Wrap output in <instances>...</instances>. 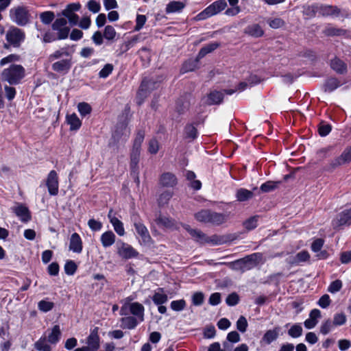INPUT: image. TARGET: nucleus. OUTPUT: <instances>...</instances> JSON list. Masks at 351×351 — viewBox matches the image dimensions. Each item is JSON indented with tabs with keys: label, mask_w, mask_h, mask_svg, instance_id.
<instances>
[{
	"label": "nucleus",
	"mask_w": 351,
	"mask_h": 351,
	"mask_svg": "<svg viewBox=\"0 0 351 351\" xmlns=\"http://www.w3.org/2000/svg\"><path fill=\"white\" fill-rule=\"evenodd\" d=\"M247 322L245 317L241 316L237 322V328L241 332H245L247 328Z\"/></svg>",
	"instance_id": "nucleus-63"
},
{
	"label": "nucleus",
	"mask_w": 351,
	"mask_h": 351,
	"mask_svg": "<svg viewBox=\"0 0 351 351\" xmlns=\"http://www.w3.org/2000/svg\"><path fill=\"white\" fill-rule=\"evenodd\" d=\"M186 303L184 299L173 300L170 304L171 308L174 311H181L186 307Z\"/></svg>",
	"instance_id": "nucleus-51"
},
{
	"label": "nucleus",
	"mask_w": 351,
	"mask_h": 351,
	"mask_svg": "<svg viewBox=\"0 0 351 351\" xmlns=\"http://www.w3.org/2000/svg\"><path fill=\"white\" fill-rule=\"evenodd\" d=\"M303 332L302 327L300 324H294L288 330V335L292 338H298L302 336Z\"/></svg>",
	"instance_id": "nucleus-43"
},
{
	"label": "nucleus",
	"mask_w": 351,
	"mask_h": 351,
	"mask_svg": "<svg viewBox=\"0 0 351 351\" xmlns=\"http://www.w3.org/2000/svg\"><path fill=\"white\" fill-rule=\"evenodd\" d=\"M113 71V66L111 64H106L103 69L99 72L100 78L108 77Z\"/></svg>",
	"instance_id": "nucleus-61"
},
{
	"label": "nucleus",
	"mask_w": 351,
	"mask_h": 351,
	"mask_svg": "<svg viewBox=\"0 0 351 351\" xmlns=\"http://www.w3.org/2000/svg\"><path fill=\"white\" fill-rule=\"evenodd\" d=\"M117 32L112 25H106L104 32V37L108 40H112L115 38Z\"/></svg>",
	"instance_id": "nucleus-55"
},
{
	"label": "nucleus",
	"mask_w": 351,
	"mask_h": 351,
	"mask_svg": "<svg viewBox=\"0 0 351 351\" xmlns=\"http://www.w3.org/2000/svg\"><path fill=\"white\" fill-rule=\"evenodd\" d=\"M186 4L180 1H170L166 6L165 12L167 14L180 13L185 8Z\"/></svg>",
	"instance_id": "nucleus-28"
},
{
	"label": "nucleus",
	"mask_w": 351,
	"mask_h": 351,
	"mask_svg": "<svg viewBox=\"0 0 351 351\" xmlns=\"http://www.w3.org/2000/svg\"><path fill=\"white\" fill-rule=\"evenodd\" d=\"M49 60L54 62L51 69L55 72L66 74L72 66V53L69 51L67 47H62L55 51L49 55Z\"/></svg>",
	"instance_id": "nucleus-1"
},
{
	"label": "nucleus",
	"mask_w": 351,
	"mask_h": 351,
	"mask_svg": "<svg viewBox=\"0 0 351 351\" xmlns=\"http://www.w3.org/2000/svg\"><path fill=\"white\" fill-rule=\"evenodd\" d=\"M145 138V131L143 130H140L137 132L136 137L134 140L132 148L135 149H141V145L144 141Z\"/></svg>",
	"instance_id": "nucleus-48"
},
{
	"label": "nucleus",
	"mask_w": 351,
	"mask_h": 351,
	"mask_svg": "<svg viewBox=\"0 0 351 351\" xmlns=\"http://www.w3.org/2000/svg\"><path fill=\"white\" fill-rule=\"evenodd\" d=\"M115 234L112 231H106L101 236V242L104 247H109L115 242Z\"/></svg>",
	"instance_id": "nucleus-32"
},
{
	"label": "nucleus",
	"mask_w": 351,
	"mask_h": 351,
	"mask_svg": "<svg viewBox=\"0 0 351 351\" xmlns=\"http://www.w3.org/2000/svg\"><path fill=\"white\" fill-rule=\"evenodd\" d=\"M98 327H95L90 330V335L87 337L86 348L87 351H97L100 347V338L98 335Z\"/></svg>",
	"instance_id": "nucleus-12"
},
{
	"label": "nucleus",
	"mask_w": 351,
	"mask_h": 351,
	"mask_svg": "<svg viewBox=\"0 0 351 351\" xmlns=\"http://www.w3.org/2000/svg\"><path fill=\"white\" fill-rule=\"evenodd\" d=\"M245 33L252 37L259 38L263 35L264 31L258 24H252L245 28Z\"/></svg>",
	"instance_id": "nucleus-34"
},
{
	"label": "nucleus",
	"mask_w": 351,
	"mask_h": 351,
	"mask_svg": "<svg viewBox=\"0 0 351 351\" xmlns=\"http://www.w3.org/2000/svg\"><path fill=\"white\" fill-rule=\"evenodd\" d=\"M144 311L145 308L143 305L139 302L130 303L124 302L121 308L120 313L121 315H126L130 313L134 315L133 317H135L140 322H142L144 320Z\"/></svg>",
	"instance_id": "nucleus-6"
},
{
	"label": "nucleus",
	"mask_w": 351,
	"mask_h": 351,
	"mask_svg": "<svg viewBox=\"0 0 351 351\" xmlns=\"http://www.w3.org/2000/svg\"><path fill=\"white\" fill-rule=\"evenodd\" d=\"M195 219L201 223L220 226L228 220V215L215 212L210 209H202L194 215Z\"/></svg>",
	"instance_id": "nucleus-3"
},
{
	"label": "nucleus",
	"mask_w": 351,
	"mask_h": 351,
	"mask_svg": "<svg viewBox=\"0 0 351 351\" xmlns=\"http://www.w3.org/2000/svg\"><path fill=\"white\" fill-rule=\"evenodd\" d=\"M140 154L141 149L132 148L130 152V169L135 173H136V169H138Z\"/></svg>",
	"instance_id": "nucleus-31"
},
{
	"label": "nucleus",
	"mask_w": 351,
	"mask_h": 351,
	"mask_svg": "<svg viewBox=\"0 0 351 351\" xmlns=\"http://www.w3.org/2000/svg\"><path fill=\"white\" fill-rule=\"evenodd\" d=\"M111 224L117 234L119 236H123L125 234L123 223L118 218H112L111 219Z\"/></svg>",
	"instance_id": "nucleus-44"
},
{
	"label": "nucleus",
	"mask_w": 351,
	"mask_h": 351,
	"mask_svg": "<svg viewBox=\"0 0 351 351\" xmlns=\"http://www.w3.org/2000/svg\"><path fill=\"white\" fill-rule=\"evenodd\" d=\"M46 185L51 195H56L58 193V176L56 171L51 170L49 173L46 180Z\"/></svg>",
	"instance_id": "nucleus-13"
},
{
	"label": "nucleus",
	"mask_w": 351,
	"mask_h": 351,
	"mask_svg": "<svg viewBox=\"0 0 351 351\" xmlns=\"http://www.w3.org/2000/svg\"><path fill=\"white\" fill-rule=\"evenodd\" d=\"M330 66L337 74L344 75L348 72L347 64L338 57H335L330 60Z\"/></svg>",
	"instance_id": "nucleus-20"
},
{
	"label": "nucleus",
	"mask_w": 351,
	"mask_h": 351,
	"mask_svg": "<svg viewBox=\"0 0 351 351\" xmlns=\"http://www.w3.org/2000/svg\"><path fill=\"white\" fill-rule=\"evenodd\" d=\"M303 13L309 18H312L318 14V3L306 5L304 8Z\"/></svg>",
	"instance_id": "nucleus-45"
},
{
	"label": "nucleus",
	"mask_w": 351,
	"mask_h": 351,
	"mask_svg": "<svg viewBox=\"0 0 351 351\" xmlns=\"http://www.w3.org/2000/svg\"><path fill=\"white\" fill-rule=\"evenodd\" d=\"M156 82H157L147 78L143 80L136 95V103L138 105H141L150 90L156 87Z\"/></svg>",
	"instance_id": "nucleus-9"
},
{
	"label": "nucleus",
	"mask_w": 351,
	"mask_h": 351,
	"mask_svg": "<svg viewBox=\"0 0 351 351\" xmlns=\"http://www.w3.org/2000/svg\"><path fill=\"white\" fill-rule=\"evenodd\" d=\"M159 182L164 187H173L177 184L178 180L173 173L166 172L160 176Z\"/></svg>",
	"instance_id": "nucleus-22"
},
{
	"label": "nucleus",
	"mask_w": 351,
	"mask_h": 351,
	"mask_svg": "<svg viewBox=\"0 0 351 351\" xmlns=\"http://www.w3.org/2000/svg\"><path fill=\"white\" fill-rule=\"evenodd\" d=\"M340 10L337 6L318 3V15L322 16H338Z\"/></svg>",
	"instance_id": "nucleus-19"
},
{
	"label": "nucleus",
	"mask_w": 351,
	"mask_h": 351,
	"mask_svg": "<svg viewBox=\"0 0 351 351\" xmlns=\"http://www.w3.org/2000/svg\"><path fill=\"white\" fill-rule=\"evenodd\" d=\"M199 59L197 57L195 59H189L186 60L182 65L181 71L182 73H186L192 71L197 68V63Z\"/></svg>",
	"instance_id": "nucleus-42"
},
{
	"label": "nucleus",
	"mask_w": 351,
	"mask_h": 351,
	"mask_svg": "<svg viewBox=\"0 0 351 351\" xmlns=\"http://www.w3.org/2000/svg\"><path fill=\"white\" fill-rule=\"evenodd\" d=\"M267 23L270 27L278 29L284 25L285 22L280 18H274L267 20Z\"/></svg>",
	"instance_id": "nucleus-62"
},
{
	"label": "nucleus",
	"mask_w": 351,
	"mask_h": 351,
	"mask_svg": "<svg viewBox=\"0 0 351 351\" xmlns=\"http://www.w3.org/2000/svg\"><path fill=\"white\" fill-rule=\"evenodd\" d=\"M280 331L281 328L280 326H276L273 329L267 330L262 338V341L267 345L271 344L278 338Z\"/></svg>",
	"instance_id": "nucleus-24"
},
{
	"label": "nucleus",
	"mask_w": 351,
	"mask_h": 351,
	"mask_svg": "<svg viewBox=\"0 0 351 351\" xmlns=\"http://www.w3.org/2000/svg\"><path fill=\"white\" fill-rule=\"evenodd\" d=\"M54 19L55 14L52 11H45L40 14V19L45 25H49Z\"/></svg>",
	"instance_id": "nucleus-46"
},
{
	"label": "nucleus",
	"mask_w": 351,
	"mask_h": 351,
	"mask_svg": "<svg viewBox=\"0 0 351 351\" xmlns=\"http://www.w3.org/2000/svg\"><path fill=\"white\" fill-rule=\"evenodd\" d=\"M341 85L342 83L337 77H329L325 81L323 88L324 92L332 93Z\"/></svg>",
	"instance_id": "nucleus-27"
},
{
	"label": "nucleus",
	"mask_w": 351,
	"mask_h": 351,
	"mask_svg": "<svg viewBox=\"0 0 351 351\" xmlns=\"http://www.w3.org/2000/svg\"><path fill=\"white\" fill-rule=\"evenodd\" d=\"M135 230L141 238L139 242L141 245H149L151 244L152 237L147 227L143 223L136 225Z\"/></svg>",
	"instance_id": "nucleus-18"
},
{
	"label": "nucleus",
	"mask_w": 351,
	"mask_h": 351,
	"mask_svg": "<svg viewBox=\"0 0 351 351\" xmlns=\"http://www.w3.org/2000/svg\"><path fill=\"white\" fill-rule=\"evenodd\" d=\"M184 228L189 233L191 237L197 243L201 244L208 243L212 242V239H210L206 234L198 229L191 228L189 225H184Z\"/></svg>",
	"instance_id": "nucleus-15"
},
{
	"label": "nucleus",
	"mask_w": 351,
	"mask_h": 351,
	"mask_svg": "<svg viewBox=\"0 0 351 351\" xmlns=\"http://www.w3.org/2000/svg\"><path fill=\"white\" fill-rule=\"evenodd\" d=\"M276 186V182L273 181H267L261 185L260 189L263 193H269L274 191Z\"/></svg>",
	"instance_id": "nucleus-58"
},
{
	"label": "nucleus",
	"mask_w": 351,
	"mask_h": 351,
	"mask_svg": "<svg viewBox=\"0 0 351 351\" xmlns=\"http://www.w3.org/2000/svg\"><path fill=\"white\" fill-rule=\"evenodd\" d=\"M173 193L170 191H165L162 193L158 199V203L160 206H163L168 204L170 199L172 197Z\"/></svg>",
	"instance_id": "nucleus-53"
},
{
	"label": "nucleus",
	"mask_w": 351,
	"mask_h": 351,
	"mask_svg": "<svg viewBox=\"0 0 351 351\" xmlns=\"http://www.w3.org/2000/svg\"><path fill=\"white\" fill-rule=\"evenodd\" d=\"M69 250L80 254L82 252V241L78 233L74 232L71 234L69 242Z\"/></svg>",
	"instance_id": "nucleus-21"
},
{
	"label": "nucleus",
	"mask_w": 351,
	"mask_h": 351,
	"mask_svg": "<svg viewBox=\"0 0 351 351\" xmlns=\"http://www.w3.org/2000/svg\"><path fill=\"white\" fill-rule=\"evenodd\" d=\"M227 6L226 0H217L207 7L211 16H214L223 10Z\"/></svg>",
	"instance_id": "nucleus-26"
},
{
	"label": "nucleus",
	"mask_w": 351,
	"mask_h": 351,
	"mask_svg": "<svg viewBox=\"0 0 351 351\" xmlns=\"http://www.w3.org/2000/svg\"><path fill=\"white\" fill-rule=\"evenodd\" d=\"M118 254L124 259L136 258L138 252L130 245L121 242V246L118 247Z\"/></svg>",
	"instance_id": "nucleus-16"
},
{
	"label": "nucleus",
	"mask_w": 351,
	"mask_h": 351,
	"mask_svg": "<svg viewBox=\"0 0 351 351\" xmlns=\"http://www.w3.org/2000/svg\"><path fill=\"white\" fill-rule=\"evenodd\" d=\"M25 76V69L20 64H12L8 68L4 69L1 74L2 82L11 86L19 84Z\"/></svg>",
	"instance_id": "nucleus-4"
},
{
	"label": "nucleus",
	"mask_w": 351,
	"mask_h": 351,
	"mask_svg": "<svg viewBox=\"0 0 351 351\" xmlns=\"http://www.w3.org/2000/svg\"><path fill=\"white\" fill-rule=\"evenodd\" d=\"M185 138L194 140L197 137L198 132L193 123H188L184 128Z\"/></svg>",
	"instance_id": "nucleus-40"
},
{
	"label": "nucleus",
	"mask_w": 351,
	"mask_h": 351,
	"mask_svg": "<svg viewBox=\"0 0 351 351\" xmlns=\"http://www.w3.org/2000/svg\"><path fill=\"white\" fill-rule=\"evenodd\" d=\"M54 306V304L52 302L47 301L45 300H40L38 304V309L44 313L50 311Z\"/></svg>",
	"instance_id": "nucleus-52"
},
{
	"label": "nucleus",
	"mask_w": 351,
	"mask_h": 351,
	"mask_svg": "<svg viewBox=\"0 0 351 351\" xmlns=\"http://www.w3.org/2000/svg\"><path fill=\"white\" fill-rule=\"evenodd\" d=\"M261 255L258 253H254L245 257L243 259L238 260L237 261L235 262V264H239L243 263L245 264H249L251 265V267H253L258 264Z\"/></svg>",
	"instance_id": "nucleus-38"
},
{
	"label": "nucleus",
	"mask_w": 351,
	"mask_h": 351,
	"mask_svg": "<svg viewBox=\"0 0 351 351\" xmlns=\"http://www.w3.org/2000/svg\"><path fill=\"white\" fill-rule=\"evenodd\" d=\"M321 317V311L317 308L313 309L309 313V317L304 322L307 329L313 328L318 323L317 319Z\"/></svg>",
	"instance_id": "nucleus-23"
},
{
	"label": "nucleus",
	"mask_w": 351,
	"mask_h": 351,
	"mask_svg": "<svg viewBox=\"0 0 351 351\" xmlns=\"http://www.w3.org/2000/svg\"><path fill=\"white\" fill-rule=\"evenodd\" d=\"M20 60V56L17 54H10L8 56L2 58L0 61V65L4 66L6 64L18 62Z\"/></svg>",
	"instance_id": "nucleus-60"
},
{
	"label": "nucleus",
	"mask_w": 351,
	"mask_h": 351,
	"mask_svg": "<svg viewBox=\"0 0 351 351\" xmlns=\"http://www.w3.org/2000/svg\"><path fill=\"white\" fill-rule=\"evenodd\" d=\"M337 226L349 225L351 223V208L339 213L336 219Z\"/></svg>",
	"instance_id": "nucleus-30"
},
{
	"label": "nucleus",
	"mask_w": 351,
	"mask_h": 351,
	"mask_svg": "<svg viewBox=\"0 0 351 351\" xmlns=\"http://www.w3.org/2000/svg\"><path fill=\"white\" fill-rule=\"evenodd\" d=\"M310 258L309 253L306 250H302L294 256H291L286 259V262L291 266L300 265L308 261Z\"/></svg>",
	"instance_id": "nucleus-17"
},
{
	"label": "nucleus",
	"mask_w": 351,
	"mask_h": 351,
	"mask_svg": "<svg viewBox=\"0 0 351 351\" xmlns=\"http://www.w3.org/2000/svg\"><path fill=\"white\" fill-rule=\"evenodd\" d=\"M253 197V193L251 191L241 188L237 191L236 197L239 202H245Z\"/></svg>",
	"instance_id": "nucleus-41"
},
{
	"label": "nucleus",
	"mask_w": 351,
	"mask_h": 351,
	"mask_svg": "<svg viewBox=\"0 0 351 351\" xmlns=\"http://www.w3.org/2000/svg\"><path fill=\"white\" fill-rule=\"evenodd\" d=\"M224 90L222 91L213 90L208 95L206 103L208 105H217L222 102L223 99Z\"/></svg>",
	"instance_id": "nucleus-25"
},
{
	"label": "nucleus",
	"mask_w": 351,
	"mask_h": 351,
	"mask_svg": "<svg viewBox=\"0 0 351 351\" xmlns=\"http://www.w3.org/2000/svg\"><path fill=\"white\" fill-rule=\"evenodd\" d=\"M258 216H253L247 219L243 223V226L247 230H252L256 228L258 226Z\"/></svg>",
	"instance_id": "nucleus-50"
},
{
	"label": "nucleus",
	"mask_w": 351,
	"mask_h": 351,
	"mask_svg": "<svg viewBox=\"0 0 351 351\" xmlns=\"http://www.w3.org/2000/svg\"><path fill=\"white\" fill-rule=\"evenodd\" d=\"M77 268V265L73 261H67L64 265V271L69 276H73Z\"/></svg>",
	"instance_id": "nucleus-56"
},
{
	"label": "nucleus",
	"mask_w": 351,
	"mask_h": 351,
	"mask_svg": "<svg viewBox=\"0 0 351 351\" xmlns=\"http://www.w3.org/2000/svg\"><path fill=\"white\" fill-rule=\"evenodd\" d=\"M152 300L156 305H160L168 301V297L167 294L164 293V289L159 288L153 295Z\"/></svg>",
	"instance_id": "nucleus-35"
},
{
	"label": "nucleus",
	"mask_w": 351,
	"mask_h": 351,
	"mask_svg": "<svg viewBox=\"0 0 351 351\" xmlns=\"http://www.w3.org/2000/svg\"><path fill=\"white\" fill-rule=\"evenodd\" d=\"M121 327L123 328L132 330L138 324V319L133 316H127L123 317L121 320Z\"/></svg>",
	"instance_id": "nucleus-37"
},
{
	"label": "nucleus",
	"mask_w": 351,
	"mask_h": 351,
	"mask_svg": "<svg viewBox=\"0 0 351 351\" xmlns=\"http://www.w3.org/2000/svg\"><path fill=\"white\" fill-rule=\"evenodd\" d=\"M239 302V297L236 293H232L228 295L226 300V304L230 306L237 305Z\"/></svg>",
	"instance_id": "nucleus-64"
},
{
	"label": "nucleus",
	"mask_w": 351,
	"mask_h": 351,
	"mask_svg": "<svg viewBox=\"0 0 351 351\" xmlns=\"http://www.w3.org/2000/svg\"><path fill=\"white\" fill-rule=\"evenodd\" d=\"M66 123L70 125L71 130H77L82 125V121L80 120L75 113L67 114L66 117Z\"/></svg>",
	"instance_id": "nucleus-36"
},
{
	"label": "nucleus",
	"mask_w": 351,
	"mask_h": 351,
	"mask_svg": "<svg viewBox=\"0 0 351 351\" xmlns=\"http://www.w3.org/2000/svg\"><path fill=\"white\" fill-rule=\"evenodd\" d=\"M159 143L156 138H152L148 144V152L151 154H156L159 150Z\"/></svg>",
	"instance_id": "nucleus-59"
},
{
	"label": "nucleus",
	"mask_w": 351,
	"mask_h": 351,
	"mask_svg": "<svg viewBox=\"0 0 351 351\" xmlns=\"http://www.w3.org/2000/svg\"><path fill=\"white\" fill-rule=\"evenodd\" d=\"M10 20L19 26L24 27L30 23L31 14L29 7L19 5L10 10Z\"/></svg>",
	"instance_id": "nucleus-5"
},
{
	"label": "nucleus",
	"mask_w": 351,
	"mask_h": 351,
	"mask_svg": "<svg viewBox=\"0 0 351 351\" xmlns=\"http://www.w3.org/2000/svg\"><path fill=\"white\" fill-rule=\"evenodd\" d=\"M351 162V145L346 147L341 154L332 160L324 167L326 171H332L336 168Z\"/></svg>",
	"instance_id": "nucleus-7"
},
{
	"label": "nucleus",
	"mask_w": 351,
	"mask_h": 351,
	"mask_svg": "<svg viewBox=\"0 0 351 351\" xmlns=\"http://www.w3.org/2000/svg\"><path fill=\"white\" fill-rule=\"evenodd\" d=\"M34 347L37 351L52 350L50 343L48 341L45 335H42L39 339L34 343Z\"/></svg>",
	"instance_id": "nucleus-29"
},
{
	"label": "nucleus",
	"mask_w": 351,
	"mask_h": 351,
	"mask_svg": "<svg viewBox=\"0 0 351 351\" xmlns=\"http://www.w3.org/2000/svg\"><path fill=\"white\" fill-rule=\"evenodd\" d=\"M61 337V331L59 325H55L52 329L51 332L47 336V339L48 341L51 344L56 345L58 343Z\"/></svg>",
	"instance_id": "nucleus-33"
},
{
	"label": "nucleus",
	"mask_w": 351,
	"mask_h": 351,
	"mask_svg": "<svg viewBox=\"0 0 351 351\" xmlns=\"http://www.w3.org/2000/svg\"><path fill=\"white\" fill-rule=\"evenodd\" d=\"M324 34L328 36H340L345 34V30L328 25L324 29Z\"/></svg>",
	"instance_id": "nucleus-47"
},
{
	"label": "nucleus",
	"mask_w": 351,
	"mask_h": 351,
	"mask_svg": "<svg viewBox=\"0 0 351 351\" xmlns=\"http://www.w3.org/2000/svg\"><path fill=\"white\" fill-rule=\"evenodd\" d=\"M77 110L82 117H85L91 112V106L86 102H80L77 105Z\"/></svg>",
	"instance_id": "nucleus-54"
},
{
	"label": "nucleus",
	"mask_w": 351,
	"mask_h": 351,
	"mask_svg": "<svg viewBox=\"0 0 351 351\" xmlns=\"http://www.w3.org/2000/svg\"><path fill=\"white\" fill-rule=\"evenodd\" d=\"M346 321V315L343 313H339L334 315L332 322L335 326H341L344 325Z\"/></svg>",
	"instance_id": "nucleus-49"
},
{
	"label": "nucleus",
	"mask_w": 351,
	"mask_h": 351,
	"mask_svg": "<svg viewBox=\"0 0 351 351\" xmlns=\"http://www.w3.org/2000/svg\"><path fill=\"white\" fill-rule=\"evenodd\" d=\"M25 38L24 31L16 27L10 28L6 34L7 41L14 47H19Z\"/></svg>",
	"instance_id": "nucleus-10"
},
{
	"label": "nucleus",
	"mask_w": 351,
	"mask_h": 351,
	"mask_svg": "<svg viewBox=\"0 0 351 351\" xmlns=\"http://www.w3.org/2000/svg\"><path fill=\"white\" fill-rule=\"evenodd\" d=\"M67 20L65 18H58L52 23L51 27L57 34L47 32L44 34L43 41L44 43H51L57 40H64L68 38L70 32V27L66 26Z\"/></svg>",
	"instance_id": "nucleus-2"
},
{
	"label": "nucleus",
	"mask_w": 351,
	"mask_h": 351,
	"mask_svg": "<svg viewBox=\"0 0 351 351\" xmlns=\"http://www.w3.org/2000/svg\"><path fill=\"white\" fill-rule=\"evenodd\" d=\"M13 213L20 219L22 222H28L31 219V213L29 208L22 203H16L11 208Z\"/></svg>",
	"instance_id": "nucleus-14"
},
{
	"label": "nucleus",
	"mask_w": 351,
	"mask_h": 351,
	"mask_svg": "<svg viewBox=\"0 0 351 351\" xmlns=\"http://www.w3.org/2000/svg\"><path fill=\"white\" fill-rule=\"evenodd\" d=\"M334 324H332V322L328 319L324 322L322 323L321 327H320V332L322 335H327L328 334L332 329Z\"/></svg>",
	"instance_id": "nucleus-57"
},
{
	"label": "nucleus",
	"mask_w": 351,
	"mask_h": 351,
	"mask_svg": "<svg viewBox=\"0 0 351 351\" xmlns=\"http://www.w3.org/2000/svg\"><path fill=\"white\" fill-rule=\"evenodd\" d=\"M219 46V44L218 43H209L204 47H203L199 51L197 57V59H202L206 55H207L209 53H211L214 50H215Z\"/></svg>",
	"instance_id": "nucleus-39"
},
{
	"label": "nucleus",
	"mask_w": 351,
	"mask_h": 351,
	"mask_svg": "<svg viewBox=\"0 0 351 351\" xmlns=\"http://www.w3.org/2000/svg\"><path fill=\"white\" fill-rule=\"evenodd\" d=\"M130 135V129L125 122L118 123L112 134V138L117 142H125Z\"/></svg>",
	"instance_id": "nucleus-11"
},
{
	"label": "nucleus",
	"mask_w": 351,
	"mask_h": 351,
	"mask_svg": "<svg viewBox=\"0 0 351 351\" xmlns=\"http://www.w3.org/2000/svg\"><path fill=\"white\" fill-rule=\"evenodd\" d=\"M156 82H157L147 78L143 80L136 95V103L138 105H141L150 90L156 87Z\"/></svg>",
	"instance_id": "nucleus-8"
}]
</instances>
